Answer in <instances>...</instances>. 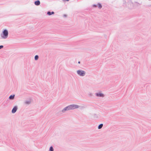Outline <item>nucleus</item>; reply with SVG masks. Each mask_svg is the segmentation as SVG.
I'll list each match as a JSON object with an SVG mask.
<instances>
[{
	"label": "nucleus",
	"mask_w": 151,
	"mask_h": 151,
	"mask_svg": "<svg viewBox=\"0 0 151 151\" xmlns=\"http://www.w3.org/2000/svg\"><path fill=\"white\" fill-rule=\"evenodd\" d=\"M17 109L18 107L17 106H14L12 110V113L13 114L15 113L17 110Z\"/></svg>",
	"instance_id": "nucleus-5"
},
{
	"label": "nucleus",
	"mask_w": 151,
	"mask_h": 151,
	"mask_svg": "<svg viewBox=\"0 0 151 151\" xmlns=\"http://www.w3.org/2000/svg\"><path fill=\"white\" fill-rule=\"evenodd\" d=\"M4 47V46L2 45H0V49Z\"/></svg>",
	"instance_id": "nucleus-16"
},
{
	"label": "nucleus",
	"mask_w": 151,
	"mask_h": 151,
	"mask_svg": "<svg viewBox=\"0 0 151 151\" xmlns=\"http://www.w3.org/2000/svg\"><path fill=\"white\" fill-rule=\"evenodd\" d=\"M93 6L94 7H96L97 6V5L93 4Z\"/></svg>",
	"instance_id": "nucleus-15"
},
{
	"label": "nucleus",
	"mask_w": 151,
	"mask_h": 151,
	"mask_svg": "<svg viewBox=\"0 0 151 151\" xmlns=\"http://www.w3.org/2000/svg\"><path fill=\"white\" fill-rule=\"evenodd\" d=\"M1 36L3 39H6L8 36V32L7 30L6 29H4L1 34Z\"/></svg>",
	"instance_id": "nucleus-1"
},
{
	"label": "nucleus",
	"mask_w": 151,
	"mask_h": 151,
	"mask_svg": "<svg viewBox=\"0 0 151 151\" xmlns=\"http://www.w3.org/2000/svg\"><path fill=\"white\" fill-rule=\"evenodd\" d=\"M96 96L98 97L103 98L104 97V95L101 91H99L95 93Z\"/></svg>",
	"instance_id": "nucleus-3"
},
{
	"label": "nucleus",
	"mask_w": 151,
	"mask_h": 151,
	"mask_svg": "<svg viewBox=\"0 0 151 151\" xmlns=\"http://www.w3.org/2000/svg\"><path fill=\"white\" fill-rule=\"evenodd\" d=\"M63 16L64 17H66L67 16V15L65 14H64V15Z\"/></svg>",
	"instance_id": "nucleus-18"
},
{
	"label": "nucleus",
	"mask_w": 151,
	"mask_h": 151,
	"mask_svg": "<svg viewBox=\"0 0 151 151\" xmlns=\"http://www.w3.org/2000/svg\"><path fill=\"white\" fill-rule=\"evenodd\" d=\"M39 58V56L37 55H35V60H37Z\"/></svg>",
	"instance_id": "nucleus-14"
},
{
	"label": "nucleus",
	"mask_w": 151,
	"mask_h": 151,
	"mask_svg": "<svg viewBox=\"0 0 151 151\" xmlns=\"http://www.w3.org/2000/svg\"><path fill=\"white\" fill-rule=\"evenodd\" d=\"M31 103V101L30 100L29 101H26L25 102V104H30Z\"/></svg>",
	"instance_id": "nucleus-10"
},
{
	"label": "nucleus",
	"mask_w": 151,
	"mask_h": 151,
	"mask_svg": "<svg viewBox=\"0 0 151 151\" xmlns=\"http://www.w3.org/2000/svg\"><path fill=\"white\" fill-rule=\"evenodd\" d=\"M36 6H38L40 5V3L39 0H37L35 1L34 2Z\"/></svg>",
	"instance_id": "nucleus-6"
},
{
	"label": "nucleus",
	"mask_w": 151,
	"mask_h": 151,
	"mask_svg": "<svg viewBox=\"0 0 151 151\" xmlns=\"http://www.w3.org/2000/svg\"><path fill=\"white\" fill-rule=\"evenodd\" d=\"M103 126V124H99L98 127V128L99 129H101Z\"/></svg>",
	"instance_id": "nucleus-11"
},
{
	"label": "nucleus",
	"mask_w": 151,
	"mask_h": 151,
	"mask_svg": "<svg viewBox=\"0 0 151 151\" xmlns=\"http://www.w3.org/2000/svg\"><path fill=\"white\" fill-rule=\"evenodd\" d=\"M54 149L52 146L50 147L49 151H53Z\"/></svg>",
	"instance_id": "nucleus-13"
},
{
	"label": "nucleus",
	"mask_w": 151,
	"mask_h": 151,
	"mask_svg": "<svg viewBox=\"0 0 151 151\" xmlns=\"http://www.w3.org/2000/svg\"><path fill=\"white\" fill-rule=\"evenodd\" d=\"M77 73L80 76H83L85 75V72L81 70H78Z\"/></svg>",
	"instance_id": "nucleus-4"
},
{
	"label": "nucleus",
	"mask_w": 151,
	"mask_h": 151,
	"mask_svg": "<svg viewBox=\"0 0 151 151\" xmlns=\"http://www.w3.org/2000/svg\"><path fill=\"white\" fill-rule=\"evenodd\" d=\"M97 6H98L99 9H101L102 7L100 3L98 4Z\"/></svg>",
	"instance_id": "nucleus-12"
},
{
	"label": "nucleus",
	"mask_w": 151,
	"mask_h": 151,
	"mask_svg": "<svg viewBox=\"0 0 151 151\" xmlns=\"http://www.w3.org/2000/svg\"><path fill=\"white\" fill-rule=\"evenodd\" d=\"M55 14V13L54 12H51L50 11H49L47 12V14L48 15L50 16L52 14Z\"/></svg>",
	"instance_id": "nucleus-7"
},
{
	"label": "nucleus",
	"mask_w": 151,
	"mask_h": 151,
	"mask_svg": "<svg viewBox=\"0 0 151 151\" xmlns=\"http://www.w3.org/2000/svg\"><path fill=\"white\" fill-rule=\"evenodd\" d=\"M68 107L67 106L64 108L62 111V112L64 113L67 111H68Z\"/></svg>",
	"instance_id": "nucleus-9"
},
{
	"label": "nucleus",
	"mask_w": 151,
	"mask_h": 151,
	"mask_svg": "<svg viewBox=\"0 0 151 151\" xmlns=\"http://www.w3.org/2000/svg\"><path fill=\"white\" fill-rule=\"evenodd\" d=\"M15 96L14 94L11 95L9 96V99L10 100H13Z\"/></svg>",
	"instance_id": "nucleus-8"
},
{
	"label": "nucleus",
	"mask_w": 151,
	"mask_h": 151,
	"mask_svg": "<svg viewBox=\"0 0 151 151\" xmlns=\"http://www.w3.org/2000/svg\"><path fill=\"white\" fill-rule=\"evenodd\" d=\"M63 1H69V0H63Z\"/></svg>",
	"instance_id": "nucleus-17"
},
{
	"label": "nucleus",
	"mask_w": 151,
	"mask_h": 151,
	"mask_svg": "<svg viewBox=\"0 0 151 151\" xmlns=\"http://www.w3.org/2000/svg\"><path fill=\"white\" fill-rule=\"evenodd\" d=\"M69 110H73L75 109H77L79 106L76 104H71L67 106Z\"/></svg>",
	"instance_id": "nucleus-2"
},
{
	"label": "nucleus",
	"mask_w": 151,
	"mask_h": 151,
	"mask_svg": "<svg viewBox=\"0 0 151 151\" xmlns=\"http://www.w3.org/2000/svg\"><path fill=\"white\" fill-rule=\"evenodd\" d=\"M78 63L80 64V61H78Z\"/></svg>",
	"instance_id": "nucleus-19"
}]
</instances>
